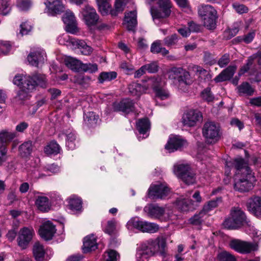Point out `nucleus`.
I'll list each match as a JSON object with an SVG mask.
<instances>
[{"label":"nucleus","mask_w":261,"mask_h":261,"mask_svg":"<svg viewBox=\"0 0 261 261\" xmlns=\"http://www.w3.org/2000/svg\"><path fill=\"white\" fill-rule=\"evenodd\" d=\"M241 158H236L232 161L226 162V165L225 167V176H231V169L232 167L235 168V162L237 160L241 159Z\"/></svg>","instance_id":"57"},{"label":"nucleus","mask_w":261,"mask_h":261,"mask_svg":"<svg viewBox=\"0 0 261 261\" xmlns=\"http://www.w3.org/2000/svg\"><path fill=\"white\" fill-rule=\"evenodd\" d=\"M145 70L149 73H155L158 70V65L156 62H153L143 65Z\"/></svg>","instance_id":"58"},{"label":"nucleus","mask_w":261,"mask_h":261,"mask_svg":"<svg viewBox=\"0 0 261 261\" xmlns=\"http://www.w3.org/2000/svg\"><path fill=\"white\" fill-rule=\"evenodd\" d=\"M81 13L83 20L89 27L94 26L99 22V17L96 10L89 5L83 8Z\"/></svg>","instance_id":"10"},{"label":"nucleus","mask_w":261,"mask_h":261,"mask_svg":"<svg viewBox=\"0 0 261 261\" xmlns=\"http://www.w3.org/2000/svg\"><path fill=\"white\" fill-rule=\"evenodd\" d=\"M19 34L21 35H27L32 29L31 25L28 22H25L20 24Z\"/></svg>","instance_id":"62"},{"label":"nucleus","mask_w":261,"mask_h":261,"mask_svg":"<svg viewBox=\"0 0 261 261\" xmlns=\"http://www.w3.org/2000/svg\"><path fill=\"white\" fill-rule=\"evenodd\" d=\"M116 228V222L115 220L109 221L107 225L105 228V232L111 234L113 232Z\"/></svg>","instance_id":"63"},{"label":"nucleus","mask_w":261,"mask_h":261,"mask_svg":"<svg viewBox=\"0 0 261 261\" xmlns=\"http://www.w3.org/2000/svg\"><path fill=\"white\" fill-rule=\"evenodd\" d=\"M178 208L181 211L187 212L194 209V202L190 199H178L177 201Z\"/></svg>","instance_id":"31"},{"label":"nucleus","mask_w":261,"mask_h":261,"mask_svg":"<svg viewBox=\"0 0 261 261\" xmlns=\"http://www.w3.org/2000/svg\"><path fill=\"white\" fill-rule=\"evenodd\" d=\"M123 24L128 31H134L137 24V11L134 10L125 13Z\"/></svg>","instance_id":"24"},{"label":"nucleus","mask_w":261,"mask_h":261,"mask_svg":"<svg viewBox=\"0 0 261 261\" xmlns=\"http://www.w3.org/2000/svg\"><path fill=\"white\" fill-rule=\"evenodd\" d=\"M28 61L32 66L38 67L44 61L43 51L39 50L31 53L28 56Z\"/></svg>","instance_id":"25"},{"label":"nucleus","mask_w":261,"mask_h":261,"mask_svg":"<svg viewBox=\"0 0 261 261\" xmlns=\"http://www.w3.org/2000/svg\"><path fill=\"white\" fill-rule=\"evenodd\" d=\"M150 125L147 118L139 119L136 124L137 128L141 134H145L150 129Z\"/></svg>","instance_id":"41"},{"label":"nucleus","mask_w":261,"mask_h":261,"mask_svg":"<svg viewBox=\"0 0 261 261\" xmlns=\"http://www.w3.org/2000/svg\"><path fill=\"white\" fill-rule=\"evenodd\" d=\"M71 42L73 46L79 49L81 54L84 55H89L93 51L92 48L88 45L84 40L72 39Z\"/></svg>","instance_id":"27"},{"label":"nucleus","mask_w":261,"mask_h":261,"mask_svg":"<svg viewBox=\"0 0 261 261\" xmlns=\"http://www.w3.org/2000/svg\"><path fill=\"white\" fill-rule=\"evenodd\" d=\"M144 211L151 218L158 219L162 221H167L170 219L171 213L166 212L163 207L158 204H148L144 208Z\"/></svg>","instance_id":"9"},{"label":"nucleus","mask_w":261,"mask_h":261,"mask_svg":"<svg viewBox=\"0 0 261 261\" xmlns=\"http://www.w3.org/2000/svg\"><path fill=\"white\" fill-rule=\"evenodd\" d=\"M113 108L114 111L128 114L134 111V104L129 99H124L119 102H114Z\"/></svg>","instance_id":"21"},{"label":"nucleus","mask_w":261,"mask_h":261,"mask_svg":"<svg viewBox=\"0 0 261 261\" xmlns=\"http://www.w3.org/2000/svg\"><path fill=\"white\" fill-rule=\"evenodd\" d=\"M198 11L204 25L209 30L214 29L217 19V11L214 8L210 5H201L198 7Z\"/></svg>","instance_id":"5"},{"label":"nucleus","mask_w":261,"mask_h":261,"mask_svg":"<svg viewBox=\"0 0 261 261\" xmlns=\"http://www.w3.org/2000/svg\"><path fill=\"white\" fill-rule=\"evenodd\" d=\"M245 224H248L246 216L239 207L231 208L229 217L223 223L224 226L229 229H237Z\"/></svg>","instance_id":"4"},{"label":"nucleus","mask_w":261,"mask_h":261,"mask_svg":"<svg viewBox=\"0 0 261 261\" xmlns=\"http://www.w3.org/2000/svg\"><path fill=\"white\" fill-rule=\"evenodd\" d=\"M64 63L67 67L73 71H79L80 70L82 62L75 58L66 57L64 59Z\"/></svg>","instance_id":"33"},{"label":"nucleus","mask_w":261,"mask_h":261,"mask_svg":"<svg viewBox=\"0 0 261 261\" xmlns=\"http://www.w3.org/2000/svg\"><path fill=\"white\" fill-rule=\"evenodd\" d=\"M15 137L14 133L6 130L1 131V143H8Z\"/></svg>","instance_id":"49"},{"label":"nucleus","mask_w":261,"mask_h":261,"mask_svg":"<svg viewBox=\"0 0 261 261\" xmlns=\"http://www.w3.org/2000/svg\"><path fill=\"white\" fill-rule=\"evenodd\" d=\"M33 252L36 261L44 260L45 250L43 246L39 242H36L34 244Z\"/></svg>","instance_id":"32"},{"label":"nucleus","mask_w":261,"mask_h":261,"mask_svg":"<svg viewBox=\"0 0 261 261\" xmlns=\"http://www.w3.org/2000/svg\"><path fill=\"white\" fill-rule=\"evenodd\" d=\"M127 0H116L114 5V8L110 11V15L112 16H116L122 12L124 9Z\"/></svg>","instance_id":"40"},{"label":"nucleus","mask_w":261,"mask_h":261,"mask_svg":"<svg viewBox=\"0 0 261 261\" xmlns=\"http://www.w3.org/2000/svg\"><path fill=\"white\" fill-rule=\"evenodd\" d=\"M11 49V45L9 42L6 41H1V55H7Z\"/></svg>","instance_id":"61"},{"label":"nucleus","mask_w":261,"mask_h":261,"mask_svg":"<svg viewBox=\"0 0 261 261\" xmlns=\"http://www.w3.org/2000/svg\"><path fill=\"white\" fill-rule=\"evenodd\" d=\"M144 83L146 84V90L151 88L153 89L154 91H156L157 89L162 88L163 84L161 81V78L159 76L148 78L144 81Z\"/></svg>","instance_id":"30"},{"label":"nucleus","mask_w":261,"mask_h":261,"mask_svg":"<svg viewBox=\"0 0 261 261\" xmlns=\"http://www.w3.org/2000/svg\"><path fill=\"white\" fill-rule=\"evenodd\" d=\"M201 97L203 99L208 102L213 101L214 98L211 91V89L209 88H207L203 90L201 92Z\"/></svg>","instance_id":"54"},{"label":"nucleus","mask_w":261,"mask_h":261,"mask_svg":"<svg viewBox=\"0 0 261 261\" xmlns=\"http://www.w3.org/2000/svg\"><path fill=\"white\" fill-rule=\"evenodd\" d=\"M128 229L136 228L143 232L155 233L159 229V226L154 223L140 220L138 217L130 219L126 225Z\"/></svg>","instance_id":"6"},{"label":"nucleus","mask_w":261,"mask_h":261,"mask_svg":"<svg viewBox=\"0 0 261 261\" xmlns=\"http://www.w3.org/2000/svg\"><path fill=\"white\" fill-rule=\"evenodd\" d=\"M97 244L94 236L92 234L84 238L83 242V250L84 253H88L95 250L97 248Z\"/></svg>","instance_id":"26"},{"label":"nucleus","mask_w":261,"mask_h":261,"mask_svg":"<svg viewBox=\"0 0 261 261\" xmlns=\"http://www.w3.org/2000/svg\"><path fill=\"white\" fill-rule=\"evenodd\" d=\"M236 173L234 176L233 188L240 192H248L253 187L255 176L243 159L237 160L235 162Z\"/></svg>","instance_id":"1"},{"label":"nucleus","mask_w":261,"mask_h":261,"mask_svg":"<svg viewBox=\"0 0 261 261\" xmlns=\"http://www.w3.org/2000/svg\"><path fill=\"white\" fill-rule=\"evenodd\" d=\"M68 207L73 212L80 211L82 208V202L80 198L72 196L68 199Z\"/></svg>","instance_id":"35"},{"label":"nucleus","mask_w":261,"mask_h":261,"mask_svg":"<svg viewBox=\"0 0 261 261\" xmlns=\"http://www.w3.org/2000/svg\"><path fill=\"white\" fill-rule=\"evenodd\" d=\"M56 232L55 226L49 221L44 222L39 230L40 237L46 241L52 239Z\"/></svg>","instance_id":"19"},{"label":"nucleus","mask_w":261,"mask_h":261,"mask_svg":"<svg viewBox=\"0 0 261 261\" xmlns=\"http://www.w3.org/2000/svg\"><path fill=\"white\" fill-rule=\"evenodd\" d=\"M202 120V115L200 112L195 110H190L184 113L181 121L184 125L192 127Z\"/></svg>","instance_id":"13"},{"label":"nucleus","mask_w":261,"mask_h":261,"mask_svg":"<svg viewBox=\"0 0 261 261\" xmlns=\"http://www.w3.org/2000/svg\"><path fill=\"white\" fill-rule=\"evenodd\" d=\"M85 123L89 126H94L99 121V116L93 112H88L84 116Z\"/></svg>","instance_id":"36"},{"label":"nucleus","mask_w":261,"mask_h":261,"mask_svg":"<svg viewBox=\"0 0 261 261\" xmlns=\"http://www.w3.org/2000/svg\"><path fill=\"white\" fill-rule=\"evenodd\" d=\"M154 92L156 97L161 100H164L169 97V93L163 88L157 89V90Z\"/></svg>","instance_id":"60"},{"label":"nucleus","mask_w":261,"mask_h":261,"mask_svg":"<svg viewBox=\"0 0 261 261\" xmlns=\"http://www.w3.org/2000/svg\"><path fill=\"white\" fill-rule=\"evenodd\" d=\"M169 192L170 189L165 184L153 185L148 190V197L151 199H164Z\"/></svg>","instance_id":"14"},{"label":"nucleus","mask_w":261,"mask_h":261,"mask_svg":"<svg viewBox=\"0 0 261 261\" xmlns=\"http://www.w3.org/2000/svg\"><path fill=\"white\" fill-rule=\"evenodd\" d=\"M166 3L158 4L160 9H151V14L154 23L157 25H160L166 22L165 18L168 17L171 13V2L168 1Z\"/></svg>","instance_id":"7"},{"label":"nucleus","mask_w":261,"mask_h":261,"mask_svg":"<svg viewBox=\"0 0 261 261\" xmlns=\"http://www.w3.org/2000/svg\"><path fill=\"white\" fill-rule=\"evenodd\" d=\"M35 197V204L39 211L46 212L50 210L51 204L48 197L43 195L42 193Z\"/></svg>","instance_id":"23"},{"label":"nucleus","mask_w":261,"mask_h":261,"mask_svg":"<svg viewBox=\"0 0 261 261\" xmlns=\"http://www.w3.org/2000/svg\"><path fill=\"white\" fill-rule=\"evenodd\" d=\"M190 168V167L188 164H177L174 166L173 172L179 178L181 179Z\"/></svg>","instance_id":"38"},{"label":"nucleus","mask_w":261,"mask_h":261,"mask_svg":"<svg viewBox=\"0 0 261 261\" xmlns=\"http://www.w3.org/2000/svg\"><path fill=\"white\" fill-rule=\"evenodd\" d=\"M48 14L54 16L61 14L65 9L64 6L60 0H46L44 3Z\"/></svg>","instance_id":"20"},{"label":"nucleus","mask_w":261,"mask_h":261,"mask_svg":"<svg viewBox=\"0 0 261 261\" xmlns=\"http://www.w3.org/2000/svg\"><path fill=\"white\" fill-rule=\"evenodd\" d=\"M19 154L22 158H28L29 156L32 151V142L31 141H28L21 145L18 148Z\"/></svg>","instance_id":"34"},{"label":"nucleus","mask_w":261,"mask_h":261,"mask_svg":"<svg viewBox=\"0 0 261 261\" xmlns=\"http://www.w3.org/2000/svg\"><path fill=\"white\" fill-rule=\"evenodd\" d=\"M144 83L146 84V90L151 88L153 89L154 91H156L157 89L162 88L163 84L161 81V78L159 76L148 78L144 81Z\"/></svg>","instance_id":"29"},{"label":"nucleus","mask_w":261,"mask_h":261,"mask_svg":"<svg viewBox=\"0 0 261 261\" xmlns=\"http://www.w3.org/2000/svg\"><path fill=\"white\" fill-rule=\"evenodd\" d=\"M253 63V58L251 57H249L247 60L246 64L242 66L240 69L239 74L241 75L248 71L251 66L252 65Z\"/></svg>","instance_id":"55"},{"label":"nucleus","mask_w":261,"mask_h":261,"mask_svg":"<svg viewBox=\"0 0 261 261\" xmlns=\"http://www.w3.org/2000/svg\"><path fill=\"white\" fill-rule=\"evenodd\" d=\"M10 10L9 0H1V15H6L9 13Z\"/></svg>","instance_id":"52"},{"label":"nucleus","mask_w":261,"mask_h":261,"mask_svg":"<svg viewBox=\"0 0 261 261\" xmlns=\"http://www.w3.org/2000/svg\"><path fill=\"white\" fill-rule=\"evenodd\" d=\"M188 145L187 141L179 136H171L165 145V148L169 152L180 150Z\"/></svg>","instance_id":"16"},{"label":"nucleus","mask_w":261,"mask_h":261,"mask_svg":"<svg viewBox=\"0 0 261 261\" xmlns=\"http://www.w3.org/2000/svg\"><path fill=\"white\" fill-rule=\"evenodd\" d=\"M60 150V146L54 141L50 142L44 148V152L47 155L57 154Z\"/></svg>","instance_id":"37"},{"label":"nucleus","mask_w":261,"mask_h":261,"mask_svg":"<svg viewBox=\"0 0 261 261\" xmlns=\"http://www.w3.org/2000/svg\"><path fill=\"white\" fill-rule=\"evenodd\" d=\"M107 253L108 254V258L106 259V261H116L117 257H119V254L114 250H110Z\"/></svg>","instance_id":"64"},{"label":"nucleus","mask_w":261,"mask_h":261,"mask_svg":"<svg viewBox=\"0 0 261 261\" xmlns=\"http://www.w3.org/2000/svg\"><path fill=\"white\" fill-rule=\"evenodd\" d=\"M231 249L241 253H248L257 249L256 243H252L240 240H233L229 244Z\"/></svg>","instance_id":"12"},{"label":"nucleus","mask_w":261,"mask_h":261,"mask_svg":"<svg viewBox=\"0 0 261 261\" xmlns=\"http://www.w3.org/2000/svg\"><path fill=\"white\" fill-rule=\"evenodd\" d=\"M181 179L187 185H193L196 182L195 174L190 168L188 172L184 175Z\"/></svg>","instance_id":"43"},{"label":"nucleus","mask_w":261,"mask_h":261,"mask_svg":"<svg viewBox=\"0 0 261 261\" xmlns=\"http://www.w3.org/2000/svg\"><path fill=\"white\" fill-rule=\"evenodd\" d=\"M17 6L21 11L27 10L31 6V2L30 0H18Z\"/></svg>","instance_id":"56"},{"label":"nucleus","mask_w":261,"mask_h":261,"mask_svg":"<svg viewBox=\"0 0 261 261\" xmlns=\"http://www.w3.org/2000/svg\"><path fill=\"white\" fill-rule=\"evenodd\" d=\"M128 90L132 95L139 96L146 91V84L144 82L142 84L132 83L128 86Z\"/></svg>","instance_id":"28"},{"label":"nucleus","mask_w":261,"mask_h":261,"mask_svg":"<svg viewBox=\"0 0 261 261\" xmlns=\"http://www.w3.org/2000/svg\"><path fill=\"white\" fill-rule=\"evenodd\" d=\"M76 136L74 132H70L66 134V147L69 150H73L75 148Z\"/></svg>","instance_id":"44"},{"label":"nucleus","mask_w":261,"mask_h":261,"mask_svg":"<svg viewBox=\"0 0 261 261\" xmlns=\"http://www.w3.org/2000/svg\"><path fill=\"white\" fill-rule=\"evenodd\" d=\"M166 246V241L163 238H158L155 240L150 239L141 246V249L137 252V261H146L149 256L160 253L163 254Z\"/></svg>","instance_id":"3"},{"label":"nucleus","mask_w":261,"mask_h":261,"mask_svg":"<svg viewBox=\"0 0 261 261\" xmlns=\"http://www.w3.org/2000/svg\"><path fill=\"white\" fill-rule=\"evenodd\" d=\"M169 79L174 80L179 83V85H187L190 74L188 71L182 67H174L168 71Z\"/></svg>","instance_id":"11"},{"label":"nucleus","mask_w":261,"mask_h":261,"mask_svg":"<svg viewBox=\"0 0 261 261\" xmlns=\"http://www.w3.org/2000/svg\"><path fill=\"white\" fill-rule=\"evenodd\" d=\"M240 95L251 96L253 94L254 90L247 82H243L237 87Z\"/></svg>","instance_id":"39"},{"label":"nucleus","mask_w":261,"mask_h":261,"mask_svg":"<svg viewBox=\"0 0 261 261\" xmlns=\"http://www.w3.org/2000/svg\"><path fill=\"white\" fill-rule=\"evenodd\" d=\"M221 201V198H218L215 200H212L207 202V203L204 205L203 211L205 214L213 208L216 207L218 205L219 202Z\"/></svg>","instance_id":"46"},{"label":"nucleus","mask_w":261,"mask_h":261,"mask_svg":"<svg viewBox=\"0 0 261 261\" xmlns=\"http://www.w3.org/2000/svg\"><path fill=\"white\" fill-rule=\"evenodd\" d=\"M163 41L164 44L167 47H172L175 45L178 41L177 35L174 34L167 36L164 39Z\"/></svg>","instance_id":"45"},{"label":"nucleus","mask_w":261,"mask_h":261,"mask_svg":"<svg viewBox=\"0 0 261 261\" xmlns=\"http://www.w3.org/2000/svg\"><path fill=\"white\" fill-rule=\"evenodd\" d=\"M237 67L236 65H230L224 69L214 79L216 83H220L230 80L233 76Z\"/></svg>","instance_id":"22"},{"label":"nucleus","mask_w":261,"mask_h":261,"mask_svg":"<svg viewBox=\"0 0 261 261\" xmlns=\"http://www.w3.org/2000/svg\"><path fill=\"white\" fill-rule=\"evenodd\" d=\"M246 207L251 214L258 218H261V198L254 196L248 199Z\"/></svg>","instance_id":"18"},{"label":"nucleus","mask_w":261,"mask_h":261,"mask_svg":"<svg viewBox=\"0 0 261 261\" xmlns=\"http://www.w3.org/2000/svg\"><path fill=\"white\" fill-rule=\"evenodd\" d=\"M162 48L161 41L158 40L153 42L150 47V51L153 54H159Z\"/></svg>","instance_id":"59"},{"label":"nucleus","mask_w":261,"mask_h":261,"mask_svg":"<svg viewBox=\"0 0 261 261\" xmlns=\"http://www.w3.org/2000/svg\"><path fill=\"white\" fill-rule=\"evenodd\" d=\"M62 20L66 25V31L71 34H76L78 32L77 22L73 13L69 10L66 11L62 17Z\"/></svg>","instance_id":"17"},{"label":"nucleus","mask_w":261,"mask_h":261,"mask_svg":"<svg viewBox=\"0 0 261 261\" xmlns=\"http://www.w3.org/2000/svg\"><path fill=\"white\" fill-rule=\"evenodd\" d=\"M217 258L219 261H236L235 257L227 251L220 252Z\"/></svg>","instance_id":"47"},{"label":"nucleus","mask_w":261,"mask_h":261,"mask_svg":"<svg viewBox=\"0 0 261 261\" xmlns=\"http://www.w3.org/2000/svg\"><path fill=\"white\" fill-rule=\"evenodd\" d=\"M205 214L203 211H201L198 214H195L193 217L189 219V222L191 224L195 225H199L202 222V218L203 215Z\"/></svg>","instance_id":"51"},{"label":"nucleus","mask_w":261,"mask_h":261,"mask_svg":"<svg viewBox=\"0 0 261 261\" xmlns=\"http://www.w3.org/2000/svg\"><path fill=\"white\" fill-rule=\"evenodd\" d=\"M117 75L115 71L102 72L98 76L99 82L101 84L105 82H109L116 78Z\"/></svg>","instance_id":"42"},{"label":"nucleus","mask_w":261,"mask_h":261,"mask_svg":"<svg viewBox=\"0 0 261 261\" xmlns=\"http://www.w3.org/2000/svg\"><path fill=\"white\" fill-rule=\"evenodd\" d=\"M230 55L228 54L223 55L218 60V65L221 68L226 66L230 62Z\"/></svg>","instance_id":"53"},{"label":"nucleus","mask_w":261,"mask_h":261,"mask_svg":"<svg viewBox=\"0 0 261 261\" xmlns=\"http://www.w3.org/2000/svg\"><path fill=\"white\" fill-rule=\"evenodd\" d=\"M202 135L208 143H215L220 138L219 125L214 122L205 123L202 128Z\"/></svg>","instance_id":"8"},{"label":"nucleus","mask_w":261,"mask_h":261,"mask_svg":"<svg viewBox=\"0 0 261 261\" xmlns=\"http://www.w3.org/2000/svg\"><path fill=\"white\" fill-rule=\"evenodd\" d=\"M34 234V231L32 227H24L21 228L18 233L17 242L18 246L22 249H25Z\"/></svg>","instance_id":"15"},{"label":"nucleus","mask_w":261,"mask_h":261,"mask_svg":"<svg viewBox=\"0 0 261 261\" xmlns=\"http://www.w3.org/2000/svg\"><path fill=\"white\" fill-rule=\"evenodd\" d=\"M97 4L99 11L102 15H108V14H110V11L112 10L110 2Z\"/></svg>","instance_id":"48"},{"label":"nucleus","mask_w":261,"mask_h":261,"mask_svg":"<svg viewBox=\"0 0 261 261\" xmlns=\"http://www.w3.org/2000/svg\"><path fill=\"white\" fill-rule=\"evenodd\" d=\"M98 69L97 65L96 64L87 63L83 64L82 63L80 70L85 72H89L93 73L96 71Z\"/></svg>","instance_id":"50"},{"label":"nucleus","mask_w":261,"mask_h":261,"mask_svg":"<svg viewBox=\"0 0 261 261\" xmlns=\"http://www.w3.org/2000/svg\"><path fill=\"white\" fill-rule=\"evenodd\" d=\"M46 80L44 76L34 75L33 76L16 75L13 79V83L20 87L15 98L18 100H24L29 97V93L34 90L36 86L41 87H46Z\"/></svg>","instance_id":"2"}]
</instances>
